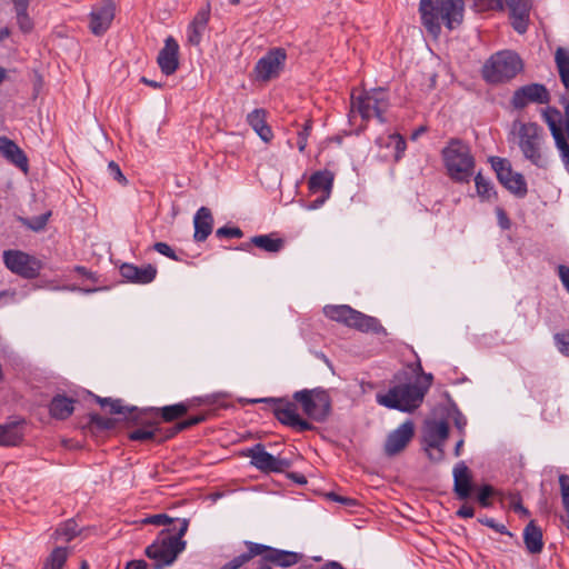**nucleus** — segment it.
<instances>
[{
    "instance_id": "obj_1",
    "label": "nucleus",
    "mask_w": 569,
    "mask_h": 569,
    "mask_svg": "<svg viewBox=\"0 0 569 569\" xmlns=\"http://www.w3.org/2000/svg\"><path fill=\"white\" fill-rule=\"evenodd\" d=\"M503 3L505 0H472V8L477 12L503 10ZM419 12L422 26L437 39L442 24L453 30L462 23L465 0H420Z\"/></svg>"
},
{
    "instance_id": "obj_2",
    "label": "nucleus",
    "mask_w": 569,
    "mask_h": 569,
    "mask_svg": "<svg viewBox=\"0 0 569 569\" xmlns=\"http://www.w3.org/2000/svg\"><path fill=\"white\" fill-rule=\"evenodd\" d=\"M416 371L420 377L415 382L397 383L390 387L386 393H377V402L386 408L402 412H411L419 408L432 386L433 376L423 372L419 359Z\"/></svg>"
},
{
    "instance_id": "obj_3",
    "label": "nucleus",
    "mask_w": 569,
    "mask_h": 569,
    "mask_svg": "<svg viewBox=\"0 0 569 569\" xmlns=\"http://www.w3.org/2000/svg\"><path fill=\"white\" fill-rule=\"evenodd\" d=\"M513 127L523 158L537 168H547L549 157L545 146L543 128L536 122H518Z\"/></svg>"
},
{
    "instance_id": "obj_4",
    "label": "nucleus",
    "mask_w": 569,
    "mask_h": 569,
    "mask_svg": "<svg viewBox=\"0 0 569 569\" xmlns=\"http://www.w3.org/2000/svg\"><path fill=\"white\" fill-rule=\"evenodd\" d=\"M179 523L176 535H163L146 548V556L154 561V569H163L172 565L178 555L186 549L187 543L182 537L188 530L189 520L181 519Z\"/></svg>"
},
{
    "instance_id": "obj_5",
    "label": "nucleus",
    "mask_w": 569,
    "mask_h": 569,
    "mask_svg": "<svg viewBox=\"0 0 569 569\" xmlns=\"http://www.w3.org/2000/svg\"><path fill=\"white\" fill-rule=\"evenodd\" d=\"M441 154L449 177L458 182H469L475 168L469 146L460 139H451Z\"/></svg>"
},
{
    "instance_id": "obj_6",
    "label": "nucleus",
    "mask_w": 569,
    "mask_h": 569,
    "mask_svg": "<svg viewBox=\"0 0 569 569\" xmlns=\"http://www.w3.org/2000/svg\"><path fill=\"white\" fill-rule=\"evenodd\" d=\"M244 546L247 551L243 553L247 563L253 558L260 557L259 567L257 569H272V566L286 569L296 566L302 559L301 553L253 541H244Z\"/></svg>"
},
{
    "instance_id": "obj_7",
    "label": "nucleus",
    "mask_w": 569,
    "mask_h": 569,
    "mask_svg": "<svg viewBox=\"0 0 569 569\" xmlns=\"http://www.w3.org/2000/svg\"><path fill=\"white\" fill-rule=\"evenodd\" d=\"M323 313L327 318L361 332L387 335L385 327L377 318L365 315L348 305H328L323 308Z\"/></svg>"
},
{
    "instance_id": "obj_8",
    "label": "nucleus",
    "mask_w": 569,
    "mask_h": 569,
    "mask_svg": "<svg viewBox=\"0 0 569 569\" xmlns=\"http://www.w3.org/2000/svg\"><path fill=\"white\" fill-rule=\"evenodd\" d=\"M523 68L520 57L511 50L492 54L483 64L482 77L489 83H503L513 79Z\"/></svg>"
},
{
    "instance_id": "obj_9",
    "label": "nucleus",
    "mask_w": 569,
    "mask_h": 569,
    "mask_svg": "<svg viewBox=\"0 0 569 569\" xmlns=\"http://www.w3.org/2000/svg\"><path fill=\"white\" fill-rule=\"evenodd\" d=\"M351 106L357 110L363 120L377 118L381 123L386 122L383 117L389 108V97L385 88L366 90L358 97L351 94Z\"/></svg>"
},
{
    "instance_id": "obj_10",
    "label": "nucleus",
    "mask_w": 569,
    "mask_h": 569,
    "mask_svg": "<svg viewBox=\"0 0 569 569\" xmlns=\"http://www.w3.org/2000/svg\"><path fill=\"white\" fill-rule=\"evenodd\" d=\"M293 399L301 406L305 415L317 422H323L331 412V399L323 389H303L295 392Z\"/></svg>"
},
{
    "instance_id": "obj_11",
    "label": "nucleus",
    "mask_w": 569,
    "mask_h": 569,
    "mask_svg": "<svg viewBox=\"0 0 569 569\" xmlns=\"http://www.w3.org/2000/svg\"><path fill=\"white\" fill-rule=\"evenodd\" d=\"M153 411V408H148L143 410H139L133 418L131 419L137 425H140V427L136 428L134 430H131L128 433V438L131 441H154L158 443L164 442L168 439H171L168 436V428H162L160 426L159 420H156L152 418L151 412Z\"/></svg>"
},
{
    "instance_id": "obj_12",
    "label": "nucleus",
    "mask_w": 569,
    "mask_h": 569,
    "mask_svg": "<svg viewBox=\"0 0 569 569\" xmlns=\"http://www.w3.org/2000/svg\"><path fill=\"white\" fill-rule=\"evenodd\" d=\"M253 402H267L271 405L274 417L284 426H288L297 431L312 430L313 426L306 419H302L298 413L296 402L281 399V398H264L253 400Z\"/></svg>"
},
{
    "instance_id": "obj_13",
    "label": "nucleus",
    "mask_w": 569,
    "mask_h": 569,
    "mask_svg": "<svg viewBox=\"0 0 569 569\" xmlns=\"http://www.w3.org/2000/svg\"><path fill=\"white\" fill-rule=\"evenodd\" d=\"M244 456L251 459L250 462L253 467L266 473L283 472L292 465V461L288 458L267 452L262 443H256L248 448Z\"/></svg>"
},
{
    "instance_id": "obj_14",
    "label": "nucleus",
    "mask_w": 569,
    "mask_h": 569,
    "mask_svg": "<svg viewBox=\"0 0 569 569\" xmlns=\"http://www.w3.org/2000/svg\"><path fill=\"white\" fill-rule=\"evenodd\" d=\"M287 61V52L283 48L277 47L270 49L261 57L253 69L256 80L268 82L278 78L284 68Z\"/></svg>"
},
{
    "instance_id": "obj_15",
    "label": "nucleus",
    "mask_w": 569,
    "mask_h": 569,
    "mask_svg": "<svg viewBox=\"0 0 569 569\" xmlns=\"http://www.w3.org/2000/svg\"><path fill=\"white\" fill-rule=\"evenodd\" d=\"M3 263L11 272L26 279L38 277L42 268L40 260L19 250H6Z\"/></svg>"
},
{
    "instance_id": "obj_16",
    "label": "nucleus",
    "mask_w": 569,
    "mask_h": 569,
    "mask_svg": "<svg viewBox=\"0 0 569 569\" xmlns=\"http://www.w3.org/2000/svg\"><path fill=\"white\" fill-rule=\"evenodd\" d=\"M449 436V425L445 420L427 421L425 426V443L427 447L437 450V456L429 452V459L439 462L443 459V445Z\"/></svg>"
},
{
    "instance_id": "obj_17",
    "label": "nucleus",
    "mask_w": 569,
    "mask_h": 569,
    "mask_svg": "<svg viewBox=\"0 0 569 569\" xmlns=\"http://www.w3.org/2000/svg\"><path fill=\"white\" fill-rule=\"evenodd\" d=\"M549 92L543 84L530 83L518 88L512 96V106L517 109L525 108L528 103H548Z\"/></svg>"
},
{
    "instance_id": "obj_18",
    "label": "nucleus",
    "mask_w": 569,
    "mask_h": 569,
    "mask_svg": "<svg viewBox=\"0 0 569 569\" xmlns=\"http://www.w3.org/2000/svg\"><path fill=\"white\" fill-rule=\"evenodd\" d=\"M415 435V425L411 420L401 423L389 433L385 442V453L389 457L401 452L411 441Z\"/></svg>"
},
{
    "instance_id": "obj_19",
    "label": "nucleus",
    "mask_w": 569,
    "mask_h": 569,
    "mask_svg": "<svg viewBox=\"0 0 569 569\" xmlns=\"http://www.w3.org/2000/svg\"><path fill=\"white\" fill-rule=\"evenodd\" d=\"M210 14L211 4L207 1L206 4L198 10L187 28V40L189 44L198 47L201 43L203 34L208 28Z\"/></svg>"
},
{
    "instance_id": "obj_20",
    "label": "nucleus",
    "mask_w": 569,
    "mask_h": 569,
    "mask_svg": "<svg viewBox=\"0 0 569 569\" xmlns=\"http://www.w3.org/2000/svg\"><path fill=\"white\" fill-rule=\"evenodd\" d=\"M114 18V4L108 0L103 4L94 8L90 13L89 28L96 36L103 34L110 27Z\"/></svg>"
},
{
    "instance_id": "obj_21",
    "label": "nucleus",
    "mask_w": 569,
    "mask_h": 569,
    "mask_svg": "<svg viewBox=\"0 0 569 569\" xmlns=\"http://www.w3.org/2000/svg\"><path fill=\"white\" fill-rule=\"evenodd\" d=\"M179 44L172 38L168 37L164 47L159 51L157 62L162 73L170 76L176 72L179 67L178 60Z\"/></svg>"
},
{
    "instance_id": "obj_22",
    "label": "nucleus",
    "mask_w": 569,
    "mask_h": 569,
    "mask_svg": "<svg viewBox=\"0 0 569 569\" xmlns=\"http://www.w3.org/2000/svg\"><path fill=\"white\" fill-rule=\"evenodd\" d=\"M509 8L511 24L519 33H525L528 29L529 16L531 10L530 0H505Z\"/></svg>"
},
{
    "instance_id": "obj_23",
    "label": "nucleus",
    "mask_w": 569,
    "mask_h": 569,
    "mask_svg": "<svg viewBox=\"0 0 569 569\" xmlns=\"http://www.w3.org/2000/svg\"><path fill=\"white\" fill-rule=\"evenodd\" d=\"M158 270L152 264L138 267L133 263H123L120 267V274L129 282L147 284L157 277Z\"/></svg>"
},
{
    "instance_id": "obj_24",
    "label": "nucleus",
    "mask_w": 569,
    "mask_h": 569,
    "mask_svg": "<svg viewBox=\"0 0 569 569\" xmlns=\"http://www.w3.org/2000/svg\"><path fill=\"white\" fill-rule=\"evenodd\" d=\"M473 485L469 468L460 461L453 468V491L459 500H467L472 492Z\"/></svg>"
},
{
    "instance_id": "obj_25",
    "label": "nucleus",
    "mask_w": 569,
    "mask_h": 569,
    "mask_svg": "<svg viewBox=\"0 0 569 569\" xmlns=\"http://www.w3.org/2000/svg\"><path fill=\"white\" fill-rule=\"evenodd\" d=\"M0 154L23 172L28 171V158L26 153L13 140L4 136L0 137Z\"/></svg>"
},
{
    "instance_id": "obj_26",
    "label": "nucleus",
    "mask_w": 569,
    "mask_h": 569,
    "mask_svg": "<svg viewBox=\"0 0 569 569\" xmlns=\"http://www.w3.org/2000/svg\"><path fill=\"white\" fill-rule=\"evenodd\" d=\"M196 242H203L211 234L213 228V217L209 208L201 207L193 217Z\"/></svg>"
},
{
    "instance_id": "obj_27",
    "label": "nucleus",
    "mask_w": 569,
    "mask_h": 569,
    "mask_svg": "<svg viewBox=\"0 0 569 569\" xmlns=\"http://www.w3.org/2000/svg\"><path fill=\"white\" fill-rule=\"evenodd\" d=\"M251 246H256L257 248L269 253H277L284 247V241L281 238H276L272 233L259 234L252 237L250 242L241 243L239 249L250 251Z\"/></svg>"
},
{
    "instance_id": "obj_28",
    "label": "nucleus",
    "mask_w": 569,
    "mask_h": 569,
    "mask_svg": "<svg viewBox=\"0 0 569 569\" xmlns=\"http://www.w3.org/2000/svg\"><path fill=\"white\" fill-rule=\"evenodd\" d=\"M333 173L329 170L317 171L311 174L309 179V189L311 192H322L323 197L321 200H317L318 203H323L331 193L333 186Z\"/></svg>"
},
{
    "instance_id": "obj_29",
    "label": "nucleus",
    "mask_w": 569,
    "mask_h": 569,
    "mask_svg": "<svg viewBox=\"0 0 569 569\" xmlns=\"http://www.w3.org/2000/svg\"><path fill=\"white\" fill-rule=\"evenodd\" d=\"M248 124L264 142H270L273 138L271 128L267 123V111L264 109H254L247 116Z\"/></svg>"
},
{
    "instance_id": "obj_30",
    "label": "nucleus",
    "mask_w": 569,
    "mask_h": 569,
    "mask_svg": "<svg viewBox=\"0 0 569 569\" xmlns=\"http://www.w3.org/2000/svg\"><path fill=\"white\" fill-rule=\"evenodd\" d=\"M196 405V400H187L179 403L164 406L161 409L153 408L151 412L152 418L158 420L157 418L160 416L163 421L171 422L182 416H184L189 409H191Z\"/></svg>"
},
{
    "instance_id": "obj_31",
    "label": "nucleus",
    "mask_w": 569,
    "mask_h": 569,
    "mask_svg": "<svg viewBox=\"0 0 569 569\" xmlns=\"http://www.w3.org/2000/svg\"><path fill=\"white\" fill-rule=\"evenodd\" d=\"M542 530L531 520L523 529V542L529 553L537 555L543 549Z\"/></svg>"
},
{
    "instance_id": "obj_32",
    "label": "nucleus",
    "mask_w": 569,
    "mask_h": 569,
    "mask_svg": "<svg viewBox=\"0 0 569 569\" xmlns=\"http://www.w3.org/2000/svg\"><path fill=\"white\" fill-rule=\"evenodd\" d=\"M73 399L64 395H57L52 398L49 406L50 416L58 420H66L73 413Z\"/></svg>"
},
{
    "instance_id": "obj_33",
    "label": "nucleus",
    "mask_w": 569,
    "mask_h": 569,
    "mask_svg": "<svg viewBox=\"0 0 569 569\" xmlns=\"http://www.w3.org/2000/svg\"><path fill=\"white\" fill-rule=\"evenodd\" d=\"M23 439L21 421L0 425V446H18Z\"/></svg>"
},
{
    "instance_id": "obj_34",
    "label": "nucleus",
    "mask_w": 569,
    "mask_h": 569,
    "mask_svg": "<svg viewBox=\"0 0 569 569\" xmlns=\"http://www.w3.org/2000/svg\"><path fill=\"white\" fill-rule=\"evenodd\" d=\"M97 401L102 408H109L111 415H122L128 420L139 411L137 407L124 406L121 399L97 397Z\"/></svg>"
},
{
    "instance_id": "obj_35",
    "label": "nucleus",
    "mask_w": 569,
    "mask_h": 569,
    "mask_svg": "<svg viewBox=\"0 0 569 569\" xmlns=\"http://www.w3.org/2000/svg\"><path fill=\"white\" fill-rule=\"evenodd\" d=\"M376 142L379 147L392 149V157L396 161L401 159L407 148L406 140L399 133H390L387 137H379Z\"/></svg>"
},
{
    "instance_id": "obj_36",
    "label": "nucleus",
    "mask_w": 569,
    "mask_h": 569,
    "mask_svg": "<svg viewBox=\"0 0 569 569\" xmlns=\"http://www.w3.org/2000/svg\"><path fill=\"white\" fill-rule=\"evenodd\" d=\"M28 8L29 3L13 4L18 28L24 34L30 33L34 28V22L28 13Z\"/></svg>"
},
{
    "instance_id": "obj_37",
    "label": "nucleus",
    "mask_w": 569,
    "mask_h": 569,
    "mask_svg": "<svg viewBox=\"0 0 569 569\" xmlns=\"http://www.w3.org/2000/svg\"><path fill=\"white\" fill-rule=\"evenodd\" d=\"M555 61L561 82L569 91V49L558 48L555 53Z\"/></svg>"
},
{
    "instance_id": "obj_38",
    "label": "nucleus",
    "mask_w": 569,
    "mask_h": 569,
    "mask_svg": "<svg viewBox=\"0 0 569 569\" xmlns=\"http://www.w3.org/2000/svg\"><path fill=\"white\" fill-rule=\"evenodd\" d=\"M491 167L495 170L499 182L505 186L507 181L513 176L511 163L506 158L492 157L490 159Z\"/></svg>"
},
{
    "instance_id": "obj_39",
    "label": "nucleus",
    "mask_w": 569,
    "mask_h": 569,
    "mask_svg": "<svg viewBox=\"0 0 569 569\" xmlns=\"http://www.w3.org/2000/svg\"><path fill=\"white\" fill-rule=\"evenodd\" d=\"M69 550L66 547H57L46 559L42 569H62L67 562Z\"/></svg>"
},
{
    "instance_id": "obj_40",
    "label": "nucleus",
    "mask_w": 569,
    "mask_h": 569,
    "mask_svg": "<svg viewBox=\"0 0 569 569\" xmlns=\"http://www.w3.org/2000/svg\"><path fill=\"white\" fill-rule=\"evenodd\" d=\"M503 187L518 198H525L528 192L525 177L519 172H515Z\"/></svg>"
},
{
    "instance_id": "obj_41",
    "label": "nucleus",
    "mask_w": 569,
    "mask_h": 569,
    "mask_svg": "<svg viewBox=\"0 0 569 569\" xmlns=\"http://www.w3.org/2000/svg\"><path fill=\"white\" fill-rule=\"evenodd\" d=\"M207 417V413L191 416L188 419L178 422L176 426L168 428L167 437L173 438L179 432L206 421Z\"/></svg>"
},
{
    "instance_id": "obj_42",
    "label": "nucleus",
    "mask_w": 569,
    "mask_h": 569,
    "mask_svg": "<svg viewBox=\"0 0 569 569\" xmlns=\"http://www.w3.org/2000/svg\"><path fill=\"white\" fill-rule=\"evenodd\" d=\"M475 183L477 193L482 201H489L492 197H497L492 183L489 180H487L481 173H478L475 177Z\"/></svg>"
},
{
    "instance_id": "obj_43",
    "label": "nucleus",
    "mask_w": 569,
    "mask_h": 569,
    "mask_svg": "<svg viewBox=\"0 0 569 569\" xmlns=\"http://www.w3.org/2000/svg\"><path fill=\"white\" fill-rule=\"evenodd\" d=\"M548 124L550 127V131L555 139L556 146L559 149L560 157H565L569 154V144L562 133V130L555 121L548 118Z\"/></svg>"
},
{
    "instance_id": "obj_44",
    "label": "nucleus",
    "mask_w": 569,
    "mask_h": 569,
    "mask_svg": "<svg viewBox=\"0 0 569 569\" xmlns=\"http://www.w3.org/2000/svg\"><path fill=\"white\" fill-rule=\"evenodd\" d=\"M56 535L64 541H71L78 535V526L74 520H68L62 526L57 528Z\"/></svg>"
},
{
    "instance_id": "obj_45",
    "label": "nucleus",
    "mask_w": 569,
    "mask_h": 569,
    "mask_svg": "<svg viewBox=\"0 0 569 569\" xmlns=\"http://www.w3.org/2000/svg\"><path fill=\"white\" fill-rule=\"evenodd\" d=\"M89 422L92 427L99 430H110L116 426V420L108 417H102L98 413L90 415Z\"/></svg>"
},
{
    "instance_id": "obj_46",
    "label": "nucleus",
    "mask_w": 569,
    "mask_h": 569,
    "mask_svg": "<svg viewBox=\"0 0 569 569\" xmlns=\"http://www.w3.org/2000/svg\"><path fill=\"white\" fill-rule=\"evenodd\" d=\"M311 130H312V120L308 119V120H306L302 128L298 131L297 147L300 152H305L307 144H308V138L311 134Z\"/></svg>"
},
{
    "instance_id": "obj_47",
    "label": "nucleus",
    "mask_w": 569,
    "mask_h": 569,
    "mask_svg": "<svg viewBox=\"0 0 569 569\" xmlns=\"http://www.w3.org/2000/svg\"><path fill=\"white\" fill-rule=\"evenodd\" d=\"M51 216V212L48 211V212H44L42 214H39V216H36V217H32L30 219H27L24 220V224L33 230V231H41L44 229V227L47 226L48 221H49V218Z\"/></svg>"
},
{
    "instance_id": "obj_48",
    "label": "nucleus",
    "mask_w": 569,
    "mask_h": 569,
    "mask_svg": "<svg viewBox=\"0 0 569 569\" xmlns=\"http://www.w3.org/2000/svg\"><path fill=\"white\" fill-rule=\"evenodd\" d=\"M495 495V489L490 485L482 486L477 495L479 505L483 508L491 506L490 498Z\"/></svg>"
},
{
    "instance_id": "obj_49",
    "label": "nucleus",
    "mask_w": 569,
    "mask_h": 569,
    "mask_svg": "<svg viewBox=\"0 0 569 569\" xmlns=\"http://www.w3.org/2000/svg\"><path fill=\"white\" fill-rule=\"evenodd\" d=\"M553 339L559 352L569 357V331L556 333Z\"/></svg>"
},
{
    "instance_id": "obj_50",
    "label": "nucleus",
    "mask_w": 569,
    "mask_h": 569,
    "mask_svg": "<svg viewBox=\"0 0 569 569\" xmlns=\"http://www.w3.org/2000/svg\"><path fill=\"white\" fill-rule=\"evenodd\" d=\"M243 232L238 227H221L216 231L217 238H241Z\"/></svg>"
},
{
    "instance_id": "obj_51",
    "label": "nucleus",
    "mask_w": 569,
    "mask_h": 569,
    "mask_svg": "<svg viewBox=\"0 0 569 569\" xmlns=\"http://www.w3.org/2000/svg\"><path fill=\"white\" fill-rule=\"evenodd\" d=\"M479 522L493 529L495 531L501 533V535H508L511 536V533L508 531L507 527L503 523H498L493 518H480Z\"/></svg>"
},
{
    "instance_id": "obj_52",
    "label": "nucleus",
    "mask_w": 569,
    "mask_h": 569,
    "mask_svg": "<svg viewBox=\"0 0 569 569\" xmlns=\"http://www.w3.org/2000/svg\"><path fill=\"white\" fill-rule=\"evenodd\" d=\"M153 249L162 256H166L174 261H179L174 250L166 242H156L153 244Z\"/></svg>"
},
{
    "instance_id": "obj_53",
    "label": "nucleus",
    "mask_w": 569,
    "mask_h": 569,
    "mask_svg": "<svg viewBox=\"0 0 569 569\" xmlns=\"http://www.w3.org/2000/svg\"><path fill=\"white\" fill-rule=\"evenodd\" d=\"M108 172H109L110 177H112L119 183H121V184L127 183V179L123 176V173L117 162L110 161L108 163Z\"/></svg>"
},
{
    "instance_id": "obj_54",
    "label": "nucleus",
    "mask_w": 569,
    "mask_h": 569,
    "mask_svg": "<svg viewBox=\"0 0 569 569\" xmlns=\"http://www.w3.org/2000/svg\"><path fill=\"white\" fill-rule=\"evenodd\" d=\"M496 216H497L498 224L502 230H508L511 228V221H510L507 212L502 208H500V207L496 208Z\"/></svg>"
},
{
    "instance_id": "obj_55",
    "label": "nucleus",
    "mask_w": 569,
    "mask_h": 569,
    "mask_svg": "<svg viewBox=\"0 0 569 569\" xmlns=\"http://www.w3.org/2000/svg\"><path fill=\"white\" fill-rule=\"evenodd\" d=\"M147 523L156 525V526H164L172 522V519L169 518L166 513H159L150 516L146 519Z\"/></svg>"
},
{
    "instance_id": "obj_56",
    "label": "nucleus",
    "mask_w": 569,
    "mask_h": 569,
    "mask_svg": "<svg viewBox=\"0 0 569 569\" xmlns=\"http://www.w3.org/2000/svg\"><path fill=\"white\" fill-rule=\"evenodd\" d=\"M247 563L244 553L236 556L230 561L226 562L220 569H239Z\"/></svg>"
},
{
    "instance_id": "obj_57",
    "label": "nucleus",
    "mask_w": 569,
    "mask_h": 569,
    "mask_svg": "<svg viewBox=\"0 0 569 569\" xmlns=\"http://www.w3.org/2000/svg\"><path fill=\"white\" fill-rule=\"evenodd\" d=\"M558 276L562 286L569 292V267L565 264L558 266Z\"/></svg>"
},
{
    "instance_id": "obj_58",
    "label": "nucleus",
    "mask_w": 569,
    "mask_h": 569,
    "mask_svg": "<svg viewBox=\"0 0 569 569\" xmlns=\"http://www.w3.org/2000/svg\"><path fill=\"white\" fill-rule=\"evenodd\" d=\"M328 497H329L331 500L337 501V502H340V503H342V505H345V506L353 507V506H357V505H358V502H357V500H356V499H353V498H349V497H342V496H339V495H337V493H335V492H330V493L328 495Z\"/></svg>"
},
{
    "instance_id": "obj_59",
    "label": "nucleus",
    "mask_w": 569,
    "mask_h": 569,
    "mask_svg": "<svg viewBox=\"0 0 569 569\" xmlns=\"http://www.w3.org/2000/svg\"><path fill=\"white\" fill-rule=\"evenodd\" d=\"M457 517L459 518H472L475 516V509L472 506L469 505H462L457 511Z\"/></svg>"
},
{
    "instance_id": "obj_60",
    "label": "nucleus",
    "mask_w": 569,
    "mask_h": 569,
    "mask_svg": "<svg viewBox=\"0 0 569 569\" xmlns=\"http://www.w3.org/2000/svg\"><path fill=\"white\" fill-rule=\"evenodd\" d=\"M453 422L457 429L462 433L467 426V418L460 411H457L453 417Z\"/></svg>"
},
{
    "instance_id": "obj_61",
    "label": "nucleus",
    "mask_w": 569,
    "mask_h": 569,
    "mask_svg": "<svg viewBox=\"0 0 569 569\" xmlns=\"http://www.w3.org/2000/svg\"><path fill=\"white\" fill-rule=\"evenodd\" d=\"M148 563L140 559V560H131L127 563L124 569H147Z\"/></svg>"
},
{
    "instance_id": "obj_62",
    "label": "nucleus",
    "mask_w": 569,
    "mask_h": 569,
    "mask_svg": "<svg viewBox=\"0 0 569 569\" xmlns=\"http://www.w3.org/2000/svg\"><path fill=\"white\" fill-rule=\"evenodd\" d=\"M289 478L292 479L295 482H297L299 485L307 483L306 477L303 475H301V473L292 472V473L289 475Z\"/></svg>"
},
{
    "instance_id": "obj_63",
    "label": "nucleus",
    "mask_w": 569,
    "mask_h": 569,
    "mask_svg": "<svg viewBox=\"0 0 569 569\" xmlns=\"http://www.w3.org/2000/svg\"><path fill=\"white\" fill-rule=\"evenodd\" d=\"M321 569H343V567L338 561H328Z\"/></svg>"
},
{
    "instance_id": "obj_64",
    "label": "nucleus",
    "mask_w": 569,
    "mask_h": 569,
    "mask_svg": "<svg viewBox=\"0 0 569 569\" xmlns=\"http://www.w3.org/2000/svg\"><path fill=\"white\" fill-rule=\"evenodd\" d=\"M11 34V30L8 27L0 29V42L9 38Z\"/></svg>"
}]
</instances>
